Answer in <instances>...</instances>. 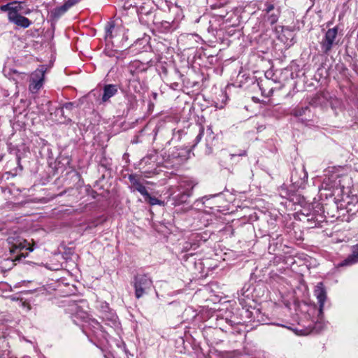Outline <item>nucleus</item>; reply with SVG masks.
<instances>
[{
    "label": "nucleus",
    "mask_w": 358,
    "mask_h": 358,
    "mask_svg": "<svg viewBox=\"0 0 358 358\" xmlns=\"http://www.w3.org/2000/svg\"><path fill=\"white\" fill-rule=\"evenodd\" d=\"M133 286L136 298L140 299L152 287V280L146 274H137L134 278Z\"/></svg>",
    "instance_id": "nucleus-1"
},
{
    "label": "nucleus",
    "mask_w": 358,
    "mask_h": 358,
    "mask_svg": "<svg viewBox=\"0 0 358 358\" xmlns=\"http://www.w3.org/2000/svg\"><path fill=\"white\" fill-rule=\"evenodd\" d=\"M27 242L26 240L17 241L13 243L10 248V252L13 256V261H20L22 258H25L29 252H31L34 249L31 246L27 248Z\"/></svg>",
    "instance_id": "nucleus-2"
},
{
    "label": "nucleus",
    "mask_w": 358,
    "mask_h": 358,
    "mask_svg": "<svg viewBox=\"0 0 358 358\" xmlns=\"http://www.w3.org/2000/svg\"><path fill=\"white\" fill-rule=\"evenodd\" d=\"M337 27L329 29L320 42V48L323 53L329 54L332 48L337 44Z\"/></svg>",
    "instance_id": "nucleus-3"
},
{
    "label": "nucleus",
    "mask_w": 358,
    "mask_h": 358,
    "mask_svg": "<svg viewBox=\"0 0 358 358\" xmlns=\"http://www.w3.org/2000/svg\"><path fill=\"white\" fill-rule=\"evenodd\" d=\"M45 80L43 68L37 69L30 76L29 90L32 94L38 93L42 88Z\"/></svg>",
    "instance_id": "nucleus-4"
},
{
    "label": "nucleus",
    "mask_w": 358,
    "mask_h": 358,
    "mask_svg": "<svg viewBox=\"0 0 358 358\" xmlns=\"http://www.w3.org/2000/svg\"><path fill=\"white\" fill-rule=\"evenodd\" d=\"M80 0H66L63 5L57 6L52 9L50 13V20L57 21L69 9L78 3Z\"/></svg>",
    "instance_id": "nucleus-5"
},
{
    "label": "nucleus",
    "mask_w": 358,
    "mask_h": 358,
    "mask_svg": "<svg viewBox=\"0 0 358 358\" xmlns=\"http://www.w3.org/2000/svg\"><path fill=\"white\" fill-rule=\"evenodd\" d=\"M193 187L187 182L180 184L178 187V191L180 193L176 197L175 201L178 204L185 203L187 199L191 195Z\"/></svg>",
    "instance_id": "nucleus-6"
},
{
    "label": "nucleus",
    "mask_w": 358,
    "mask_h": 358,
    "mask_svg": "<svg viewBox=\"0 0 358 358\" xmlns=\"http://www.w3.org/2000/svg\"><path fill=\"white\" fill-rule=\"evenodd\" d=\"M314 294L316 296L318 303H319V312L320 315L322 314L324 302L327 299V292L324 289V285L322 282H319L315 286V290H314Z\"/></svg>",
    "instance_id": "nucleus-7"
},
{
    "label": "nucleus",
    "mask_w": 358,
    "mask_h": 358,
    "mask_svg": "<svg viewBox=\"0 0 358 358\" xmlns=\"http://www.w3.org/2000/svg\"><path fill=\"white\" fill-rule=\"evenodd\" d=\"M129 180L131 184V188H134V190L140 192L143 196L148 195V192L146 187L141 181V177L131 174L129 176Z\"/></svg>",
    "instance_id": "nucleus-8"
},
{
    "label": "nucleus",
    "mask_w": 358,
    "mask_h": 358,
    "mask_svg": "<svg viewBox=\"0 0 358 358\" xmlns=\"http://www.w3.org/2000/svg\"><path fill=\"white\" fill-rule=\"evenodd\" d=\"M8 18L10 22L22 28H27L31 24V22L27 17L20 14L14 15V14L11 13V14L8 15Z\"/></svg>",
    "instance_id": "nucleus-9"
},
{
    "label": "nucleus",
    "mask_w": 358,
    "mask_h": 358,
    "mask_svg": "<svg viewBox=\"0 0 358 358\" xmlns=\"http://www.w3.org/2000/svg\"><path fill=\"white\" fill-rule=\"evenodd\" d=\"M351 254L343 262L338 264V266H350L358 262V244L353 245Z\"/></svg>",
    "instance_id": "nucleus-10"
},
{
    "label": "nucleus",
    "mask_w": 358,
    "mask_h": 358,
    "mask_svg": "<svg viewBox=\"0 0 358 358\" xmlns=\"http://www.w3.org/2000/svg\"><path fill=\"white\" fill-rule=\"evenodd\" d=\"M117 93V87L115 85L108 84L103 87V93L101 97V101L106 103Z\"/></svg>",
    "instance_id": "nucleus-11"
},
{
    "label": "nucleus",
    "mask_w": 358,
    "mask_h": 358,
    "mask_svg": "<svg viewBox=\"0 0 358 358\" xmlns=\"http://www.w3.org/2000/svg\"><path fill=\"white\" fill-rule=\"evenodd\" d=\"M310 112L308 106H297L292 110L291 114L295 117H300Z\"/></svg>",
    "instance_id": "nucleus-12"
},
{
    "label": "nucleus",
    "mask_w": 358,
    "mask_h": 358,
    "mask_svg": "<svg viewBox=\"0 0 358 358\" xmlns=\"http://www.w3.org/2000/svg\"><path fill=\"white\" fill-rule=\"evenodd\" d=\"M24 2L22 1H13L12 2V7L13 10L10 12V13L8 14L10 15L11 13H13L15 15H19V12L22 11L24 8Z\"/></svg>",
    "instance_id": "nucleus-13"
},
{
    "label": "nucleus",
    "mask_w": 358,
    "mask_h": 358,
    "mask_svg": "<svg viewBox=\"0 0 358 358\" xmlns=\"http://www.w3.org/2000/svg\"><path fill=\"white\" fill-rule=\"evenodd\" d=\"M24 76V73L18 72L17 70L15 69H10L8 72L7 76L10 79H13L14 81H15V83H18L19 79L22 78V76Z\"/></svg>",
    "instance_id": "nucleus-14"
},
{
    "label": "nucleus",
    "mask_w": 358,
    "mask_h": 358,
    "mask_svg": "<svg viewBox=\"0 0 358 358\" xmlns=\"http://www.w3.org/2000/svg\"><path fill=\"white\" fill-rule=\"evenodd\" d=\"M145 201L148 202L151 206H154L156 204H159L160 203V201L155 198L150 196V194L148 193V195H144Z\"/></svg>",
    "instance_id": "nucleus-15"
},
{
    "label": "nucleus",
    "mask_w": 358,
    "mask_h": 358,
    "mask_svg": "<svg viewBox=\"0 0 358 358\" xmlns=\"http://www.w3.org/2000/svg\"><path fill=\"white\" fill-rule=\"evenodd\" d=\"M12 2L7 3L6 5H3L0 7L1 11L8 12V14L10 13L13 10Z\"/></svg>",
    "instance_id": "nucleus-16"
},
{
    "label": "nucleus",
    "mask_w": 358,
    "mask_h": 358,
    "mask_svg": "<svg viewBox=\"0 0 358 358\" xmlns=\"http://www.w3.org/2000/svg\"><path fill=\"white\" fill-rule=\"evenodd\" d=\"M268 20L271 24H274L278 20V15L275 14H271L268 16Z\"/></svg>",
    "instance_id": "nucleus-17"
},
{
    "label": "nucleus",
    "mask_w": 358,
    "mask_h": 358,
    "mask_svg": "<svg viewBox=\"0 0 358 358\" xmlns=\"http://www.w3.org/2000/svg\"><path fill=\"white\" fill-rule=\"evenodd\" d=\"M282 32L287 34L288 36L291 38V41L293 39V33L288 28H282Z\"/></svg>",
    "instance_id": "nucleus-18"
},
{
    "label": "nucleus",
    "mask_w": 358,
    "mask_h": 358,
    "mask_svg": "<svg viewBox=\"0 0 358 358\" xmlns=\"http://www.w3.org/2000/svg\"><path fill=\"white\" fill-rule=\"evenodd\" d=\"M274 9V6L272 4H268L266 6V8H264V10L268 14L270 12H271Z\"/></svg>",
    "instance_id": "nucleus-19"
},
{
    "label": "nucleus",
    "mask_w": 358,
    "mask_h": 358,
    "mask_svg": "<svg viewBox=\"0 0 358 358\" xmlns=\"http://www.w3.org/2000/svg\"><path fill=\"white\" fill-rule=\"evenodd\" d=\"M22 13L25 15L29 14L31 13V10L29 8L23 9Z\"/></svg>",
    "instance_id": "nucleus-20"
},
{
    "label": "nucleus",
    "mask_w": 358,
    "mask_h": 358,
    "mask_svg": "<svg viewBox=\"0 0 358 358\" xmlns=\"http://www.w3.org/2000/svg\"><path fill=\"white\" fill-rule=\"evenodd\" d=\"M71 105H72V103H67V104L66 105V108H68V107H69V106H71Z\"/></svg>",
    "instance_id": "nucleus-21"
},
{
    "label": "nucleus",
    "mask_w": 358,
    "mask_h": 358,
    "mask_svg": "<svg viewBox=\"0 0 358 358\" xmlns=\"http://www.w3.org/2000/svg\"><path fill=\"white\" fill-rule=\"evenodd\" d=\"M10 358H17V357H10Z\"/></svg>",
    "instance_id": "nucleus-22"
}]
</instances>
